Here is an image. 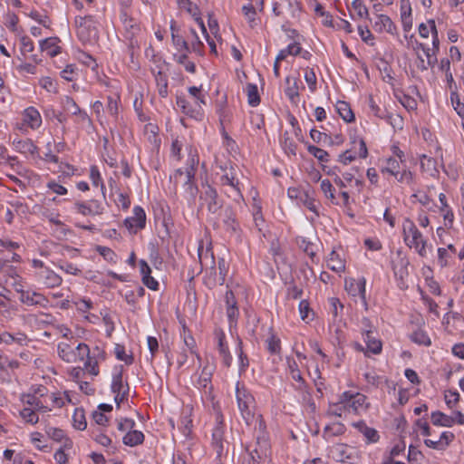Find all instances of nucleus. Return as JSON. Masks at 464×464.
<instances>
[{
  "instance_id": "f257e3e1",
  "label": "nucleus",
  "mask_w": 464,
  "mask_h": 464,
  "mask_svg": "<svg viewBox=\"0 0 464 464\" xmlns=\"http://www.w3.org/2000/svg\"><path fill=\"white\" fill-rule=\"evenodd\" d=\"M198 260L202 267L209 268V275L208 276L206 282L209 287H213L217 285H222L226 282V277L228 273V265L224 258H219L218 265V275L216 273L215 268V258L213 252L209 246L204 247L203 244H200L198 248Z\"/></svg>"
},
{
  "instance_id": "f03ea898",
  "label": "nucleus",
  "mask_w": 464,
  "mask_h": 464,
  "mask_svg": "<svg viewBox=\"0 0 464 464\" xmlns=\"http://www.w3.org/2000/svg\"><path fill=\"white\" fill-rule=\"evenodd\" d=\"M190 100L184 97H177V106L181 111L191 118L200 120L203 117L202 105L205 104V94L201 87L192 86L188 88Z\"/></svg>"
},
{
  "instance_id": "7ed1b4c3",
  "label": "nucleus",
  "mask_w": 464,
  "mask_h": 464,
  "mask_svg": "<svg viewBox=\"0 0 464 464\" xmlns=\"http://www.w3.org/2000/svg\"><path fill=\"white\" fill-rule=\"evenodd\" d=\"M402 235L405 245L410 248H414L421 257H426L428 252L432 249V246L428 245L416 225L409 218L402 223Z\"/></svg>"
},
{
  "instance_id": "20e7f679",
  "label": "nucleus",
  "mask_w": 464,
  "mask_h": 464,
  "mask_svg": "<svg viewBox=\"0 0 464 464\" xmlns=\"http://www.w3.org/2000/svg\"><path fill=\"white\" fill-rule=\"evenodd\" d=\"M407 40V48L413 51L416 61L415 66L419 71H426L429 67H432L437 63V56L431 53V50L426 47L423 44L418 42L414 35L408 36L405 34Z\"/></svg>"
},
{
  "instance_id": "39448f33",
  "label": "nucleus",
  "mask_w": 464,
  "mask_h": 464,
  "mask_svg": "<svg viewBox=\"0 0 464 464\" xmlns=\"http://www.w3.org/2000/svg\"><path fill=\"white\" fill-rule=\"evenodd\" d=\"M76 34L82 44H93L99 38V22L92 15L75 17Z\"/></svg>"
},
{
  "instance_id": "423d86ee",
  "label": "nucleus",
  "mask_w": 464,
  "mask_h": 464,
  "mask_svg": "<svg viewBox=\"0 0 464 464\" xmlns=\"http://www.w3.org/2000/svg\"><path fill=\"white\" fill-rule=\"evenodd\" d=\"M236 398L241 416L249 425L254 419V397L239 382L236 384Z\"/></svg>"
},
{
  "instance_id": "0eeeda50",
  "label": "nucleus",
  "mask_w": 464,
  "mask_h": 464,
  "mask_svg": "<svg viewBox=\"0 0 464 464\" xmlns=\"http://www.w3.org/2000/svg\"><path fill=\"white\" fill-rule=\"evenodd\" d=\"M59 357L66 362H76L83 361L85 356H89L90 348L86 343H80L76 347H72L68 343L62 342L57 347Z\"/></svg>"
},
{
  "instance_id": "6e6552de",
  "label": "nucleus",
  "mask_w": 464,
  "mask_h": 464,
  "mask_svg": "<svg viewBox=\"0 0 464 464\" xmlns=\"http://www.w3.org/2000/svg\"><path fill=\"white\" fill-rule=\"evenodd\" d=\"M341 394L348 414L361 415L368 411L370 403L364 394L352 391H345Z\"/></svg>"
},
{
  "instance_id": "1a4fd4ad",
  "label": "nucleus",
  "mask_w": 464,
  "mask_h": 464,
  "mask_svg": "<svg viewBox=\"0 0 464 464\" xmlns=\"http://www.w3.org/2000/svg\"><path fill=\"white\" fill-rule=\"evenodd\" d=\"M220 185L225 188L224 192L227 197L232 198L235 201H239L243 198L239 180L234 168L225 170V173L220 178Z\"/></svg>"
},
{
  "instance_id": "9d476101",
  "label": "nucleus",
  "mask_w": 464,
  "mask_h": 464,
  "mask_svg": "<svg viewBox=\"0 0 464 464\" xmlns=\"http://www.w3.org/2000/svg\"><path fill=\"white\" fill-rule=\"evenodd\" d=\"M344 289L349 295L353 297H359L364 309H368V303L366 300V279L363 276L358 278H346L344 280Z\"/></svg>"
},
{
  "instance_id": "9b49d317",
  "label": "nucleus",
  "mask_w": 464,
  "mask_h": 464,
  "mask_svg": "<svg viewBox=\"0 0 464 464\" xmlns=\"http://www.w3.org/2000/svg\"><path fill=\"white\" fill-rule=\"evenodd\" d=\"M72 209L74 212L81 214L84 217H93L102 215L104 211V207L100 201L96 199H91L87 201L74 202Z\"/></svg>"
},
{
  "instance_id": "f8f14e48",
  "label": "nucleus",
  "mask_w": 464,
  "mask_h": 464,
  "mask_svg": "<svg viewBox=\"0 0 464 464\" xmlns=\"http://www.w3.org/2000/svg\"><path fill=\"white\" fill-rule=\"evenodd\" d=\"M20 401L23 406H30L37 412L45 413L52 411L46 397L43 398L38 395H31V393H23L20 396Z\"/></svg>"
},
{
  "instance_id": "ddd939ff",
  "label": "nucleus",
  "mask_w": 464,
  "mask_h": 464,
  "mask_svg": "<svg viewBox=\"0 0 464 464\" xmlns=\"http://www.w3.org/2000/svg\"><path fill=\"white\" fill-rule=\"evenodd\" d=\"M194 177L195 172L193 169H186L185 170L178 169L170 179H174L175 183H182L185 190L191 196H194L197 191V188L193 184Z\"/></svg>"
},
{
  "instance_id": "4468645a",
  "label": "nucleus",
  "mask_w": 464,
  "mask_h": 464,
  "mask_svg": "<svg viewBox=\"0 0 464 464\" xmlns=\"http://www.w3.org/2000/svg\"><path fill=\"white\" fill-rule=\"evenodd\" d=\"M36 280L47 288L58 287L63 283V278L51 268H42L35 272Z\"/></svg>"
},
{
  "instance_id": "2eb2a0df",
  "label": "nucleus",
  "mask_w": 464,
  "mask_h": 464,
  "mask_svg": "<svg viewBox=\"0 0 464 464\" xmlns=\"http://www.w3.org/2000/svg\"><path fill=\"white\" fill-rule=\"evenodd\" d=\"M204 191L200 196L202 204L207 205V208L210 213H217L222 207V202L218 199L217 190L210 185L203 187Z\"/></svg>"
},
{
  "instance_id": "dca6fc26",
  "label": "nucleus",
  "mask_w": 464,
  "mask_h": 464,
  "mask_svg": "<svg viewBox=\"0 0 464 464\" xmlns=\"http://www.w3.org/2000/svg\"><path fill=\"white\" fill-rule=\"evenodd\" d=\"M16 292L20 294L19 300L24 304L45 306L48 303L46 297L41 293L22 288H16Z\"/></svg>"
},
{
  "instance_id": "f3484780",
  "label": "nucleus",
  "mask_w": 464,
  "mask_h": 464,
  "mask_svg": "<svg viewBox=\"0 0 464 464\" xmlns=\"http://www.w3.org/2000/svg\"><path fill=\"white\" fill-rule=\"evenodd\" d=\"M145 222L146 215L143 208L136 206L133 208V216L127 218L124 220V225L130 232L136 233L145 227Z\"/></svg>"
},
{
  "instance_id": "a211bd4d",
  "label": "nucleus",
  "mask_w": 464,
  "mask_h": 464,
  "mask_svg": "<svg viewBox=\"0 0 464 464\" xmlns=\"http://www.w3.org/2000/svg\"><path fill=\"white\" fill-rule=\"evenodd\" d=\"M353 449L343 443H337L330 448L329 455L339 462H344L352 459Z\"/></svg>"
},
{
  "instance_id": "6ab92c4d",
  "label": "nucleus",
  "mask_w": 464,
  "mask_h": 464,
  "mask_svg": "<svg viewBox=\"0 0 464 464\" xmlns=\"http://www.w3.org/2000/svg\"><path fill=\"white\" fill-rule=\"evenodd\" d=\"M145 56L150 62V68L152 73L157 72V71H165L167 63L152 46H149L145 49Z\"/></svg>"
},
{
  "instance_id": "aec40b11",
  "label": "nucleus",
  "mask_w": 464,
  "mask_h": 464,
  "mask_svg": "<svg viewBox=\"0 0 464 464\" xmlns=\"http://www.w3.org/2000/svg\"><path fill=\"white\" fill-rule=\"evenodd\" d=\"M330 313L333 316V323L329 325L330 330L334 328L336 334L341 332L339 327L336 325L337 323L341 322L342 314L343 310V304L336 297H331L329 299Z\"/></svg>"
},
{
  "instance_id": "412c9836",
  "label": "nucleus",
  "mask_w": 464,
  "mask_h": 464,
  "mask_svg": "<svg viewBox=\"0 0 464 464\" xmlns=\"http://www.w3.org/2000/svg\"><path fill=\"white\" fill-rule=\"evenodd\" d=\"M119 15L128 38L131 39L140 32V24L132 17L131 13H123Z\"/></svg>"
},
{
  "instance_id": "4be33fe9",
  "label": "nucleus",
  "mask_w": 464,
  "mask_h": 464,
  "mask_svg": "<svg viewBox=\"0 0 464 464\" xmlns=\"http://www.w3.org/2000/svg\"><path fill=\"white\" fill-rule=\"evenodd\" d=\"M122 374V365L116 366L112 373L111 384V392H129V384L127 382H123Z\"/></svg>"
},
{
  "instance_id": "5701e85b",
  "label": "nucleus",
  "mask_w": 464,
  "mask_h": 464,
  "mask_svg": "<svg viewBox=\"0 0 464 464\" xmlns=\"http://www.w3.org/2000/svg\"><path fill=\"white\" fill-rule=\"evenodd\" d=\"M216 338L218 340V351L222 359V362L226 367H230L232 364V355L230 354L228 345L225 342V334L223 332L216 333Z\"/></svg>"
},
{
  "instance_id": "b1692460",
  "label": "nucleus",
  "mask_w": 464,
  "mask_h": 464,
  "mask_svg": "<svg viewBox=\"0 0 464 464\" xmlns=\"http://www.w3.org/2000/svg\"><path fill=\"white\" fill-rule=\"evenodd\" d=\"M222 222L224 225L225 230L230 235H238L239 232V224L236 219L235 213L230 208H227L224 210L222 216Z\"/></svg>"
},
{
  "instance_id": "393cba45",
  "label": "nucleus",
  "mask_w": 464,
  "mask_h": 464,
  "mask_svg": "<svg viewBox=\"0 0 464 464\" xmlns=\"http://www.w3.org/2000/svg\"><path fill=\"white\" fill-rule=\"evenodd\" d=\"M373 334V331L371 329L362 330V336L366 343L367 352H370L373 354H379L382 352V342L376 338Z\"/></svg>"
},
{
  "instance_id": "a878e982",
  "label": "nucleus",
  "mask_w": 464,
  "mask_h": 464,
  "mask_svg": "<svg viewBox=\"0 0 464 464\" xmlns=\"http://www.w3.org/2000/svg\"><path fill=\"white\" fill-rule=\"evenodd\" d=\"M373 28L379 33L386 32L391 34H395L397 33L396 25L393 24L392 19L385 14L377 15Z\"/></svg>"
},
{
  "instance_id": "bb28decb",
  "label": "nucleus",
  "mask_w": 464,
  "mask_h": 464,
  "mask_svg": "<svg viewBox=\"0 0 464 464\" xmlns=\"http://www.w3.org/2000/svg\"><path fill=\"white\" fill-rule=\"evenodd\" d=\"M334 182L340 188H345L353 182L359 192L362 189L363 187V181L360 179H356L351 172H344L343 173L342 177L335 176Z\"/></svg>"
},
{
  "instance_id": "cd10ccee",
  "label": "nucleus",
  "mask_w": 464,
  "mask_h": 464,
  "mask_svg": "<svg viewBox=\"0 0 464 464\" xmlns=\"http://www.w3.org/2000/svg\"><path fill=\"white\" fill-rule=\"evenodd\" d=\"M23 121L31 129H38L42 124L40 112L34 107L26 108L23 112Z\"/></svg>"
},
{
  "instance_id": "c85d7f7f",
  "label": "nucleus",
  "mask_w": 464,
  "mask_h": 464,
  "mask_svg": "<svg viewBox=\"0 0 464 464\" xmlns=\"http://www.w3.org/2000/svg\"><path fill=\"white\" fill-rule=\"evenodd\" d=\"M60 40L57 37H49L40 42V50L47 55L54 57L61 53Z\"/></svg>"
},
{
  "instance_id": "c756f323",
  "label": "nucleus",
  "mask_w": 464,
  "mask_h": 464,
  "mask_svg": "<svg viewBox=\"0 0 464 464\" xmlns=\"http://www.w3.org/2000/svg\"><path fill=\"white\" fill-rule=\"evenodd\" d=\"M287 367H288V373L290 377L297 382L296 389L298 390H304L306 385L305 382L301 374V372L299 370L298 364L293 358H287Z\"/></svg>"
},
{
  "instance_id": "7c9ffc66",
  "label": "nucleus",
  "mask_w": 464,
  "mask_h": 464,
  "mask_svg": "<svg viewBox=\"0 0 464 464\" xmlns=\"http://www.w3.org/2000/svg\"><path fill=\"white\" fill-rule=\"evenodd\" d=\"M401 165L405 167L404 162H401L400 160L396 158L390 157L384 160L381 171L383 175H397L399 174V170L402 168Z\"/></svg>"
},
{
  "instance_id": "2f4dec72",
  "label": "nucleus",
  "mask_w": 464,
  "mask_h": 464,
  "mask_svg": "<svg viewBox=\"0 0 464 464\" xmlns=\"http://www.w3.org/2000/svg\"><path fill=\"white\" fill-rule=\"evenodd\" d=\"M327 415L331 417L346 418L348 411L346 406L343 403L342 394L339 395L338 401L330 403L327 409Z\"/></svg>"
},
{
  "instance_id": "473e14b6",
  "label": "nucleus",
  "mask_w": 464,
  "mask_h": 464,
  "mask_svg": "<svg viewBox=\"0 0 464 464\" xmlns=\"http://www.w3.org/2000/svg\"><path fill=\"white\" fill-rule=\"evenodd\" d=\"M171 38L173 45L175 46L178 53L179 52H190L188 43L183 38V36L178 34L175 23L170 24Z\"/></svg>"
},
{
  "instance_id": "72a5a7b5",
  "label": "nucleus",
  "mask_w": 464,
  "mask_h": 464,
  "mask_svg": "<svg viewBox=\"0 0 464 464\" xmlns=\"http://www.w3.org/2000/svg\"><path fill=\"white\" fill-rule=\"evenodd\" d=\"M50 406L53 408H61L66 401L71 402V398L68 392H53L45 396Z\"/></svg>"
},
{
  "instance_id": "f704fd0d",
  "label": "nucleus",
  "mask_w": 464,
  "mask_h": 464,
  "mask_svg": "<svg viewBox=\"0 0 464 464\" xmlns=\"http://www.w3.org/2000/svg\"><path fill=\"white\" fill-rule=\"evenodd\" d=\"M327 266L332 271L341 273L344 271L345 263L341 256L334 250H333L327 258Z\"/></svg>"
},
{
  "instance_id": "c9c22d12",
  "label": "nucleus",
  "mask_w": 464,
  "mask_h": 464,
  "mask_svg": "<svg viewBox=\"0 0 464 464\" xmlns=\"http://www.w3.org/2000/svg\"><path fill=\"white\" fill-rule=\"evenodd\" d=\"M15 149L18 152L26 156H35L38 149L30 139L21 140L15 143Z\"/></svg>"
},
{
  "instance_id": "e433bc0d",
  "label": "nucleus",
  "mask_w": 464,
  "mask_h": 464,
  "mask_svg": "<svg viewBox=\"0 0 464 464\" xmlns=\"http://www.w3.org/2000/svg\"><path fill=\"white\" fill-rule=\"evenodd\" d=\"M236 342V353L237 354L238 358V372L241 374L245 372L246 370L247 369L249 365V361L246 354H245V353L243 352L242 340L239 337H237Z\"/></svg>"
},
{
  "instance_id": "4c0bfd02",
  "label": "nucleus",
  "mask_w": 464,
  "mask_h": 464,
  "mask_svg": "<svg viewBox=\"0 0 464 464\" xmlns=\"http://www.w3.org/2000/svg\"><path fill=\"white\" fill-rule=\"evenodd\" d=\"M430 420L433 425L440 427H451L453 426L452 418H450L449 415L445 413L436 411H432L430 414Z\"/></svg>"
},
{
  "instance_id": "58836bf2",
  "label": "nucleus",
  "mask_w": 464,
  "mask_h": 464,
  "mask_svg": "<svg viewBox=\"0 0 464 464\" xmlns=\"http://www.w3.org/2000/svg\"><path fill=\"white\" fill-rule=\"evenodd\" d=\"M336 111L342 119L346 122H352L354 121V114L350 107V104L343 101H338L336 102Z\"/></svg>"
},
{
  "instance_id": "ea45409f",
  "label": "nucleus",
  "mask_w": 464,
  "mask_h": 464,
  "mask_svg": "<svg viewBox=\"0 0 464 464\" xmlns=\"http://www.w3.org/2000/svg\"><path fill=\"white\" fill-rule=\"evenodd\" d=\"M155 78L157 90L160 97L165 98L168 96V78L164 72L157 71L152 73Z\"/></svg>"
},
{
  "instance_id": "a19ab883",
  "label": "nucleus",
  "mask_w": 464,
  "mask_h": 464,
  "mask_svg": "<svg viewBox=\"0 0 464 464\" xmlns=\"http://www.w3.org/2000/svg\"><path fill=\"white\" fill-rule=\"evenodd\" d=\"M243 15L250 27H255L258 24L259 19L257 18L255 6L249 3L242 7Z\"/></svg>"
},
{
  "instance_id": "79ce46f5",
  "label": "nucleus",
  "mask_w": 464,
  "mask_h": 464,
  "mask_svg": "<svg viewBox=\"0 0 464 464\" xmlns=\"http://www.w3.org/2000/svg\"><path fill=\"white\" fill-rule=\"evenodd\" d=\"M144 440V434L140 430H129L123 437V443L130 447L141 444Z\"/></svg>"
},
{
  "instance_id": "37998d69",
  "label": "nucleus",
  "mask_w": 464,
  "mask_h": 464,
  "mask_svg": "<svg viewBox=\"0 0 464 464\" xmlns=\"http://www.w3.org/2000/svg\"><path fill=\"white\" fill-rule=\"evenodd\" d=\"M410 339L411 342H413L419 345H423L426 347H429L431 345V340H430V336L422 329H418V330L414 331L410 335Z\"/></svg>"
},
{
  "instance_id": "c03bdc74",
  "label": "nucleus",
  "mask_w": 464,
  "mask_h": 464,
  "mask_svg": "<svg viewBox=\"0 0 464 464\" xmlns=\"http://www.w3.org/2000/svg\"><path fill=\"white\" fill-rule=\"evenodd\" d=\"M189 34L191 37L188 36V40L190 41L189 49L190 52L195 53L198 55H202V48H203V43L199 40V37L196 32L195 29L190 28L189 29Z\"/></svg>"
},
{
  "instance_id": "a18cd8bd",
  "label": "nucleus",
  "mask_w": 464,
  "mask_h": 464,
  "mask_svg": "<svg viewBox=\"0 0 464 464\" xmlns=\"http://www.w3.org/2000/svg\"><path fill=\"white\" fill-rule=\"evenodd\" d=\"M189 52H179L174 54V60L182 64L185 70L190 73L195 72L196 66L195 63L188 59V53Z\"/></svg>"
},
{
  "instance_id": "49530a36",
  "label": "nucleus",
  "mask_w": 464,
  "mask_h": 464,
  "mask_svg": "<svg viewBox=\"0 0 464 464\" xmlns=\"http://www.w3.org/2000/svg\"><path fill=\"white\" fill-rule=\"evenodd\" d=\"M72 425L79 430H83L87 427L84 411L82 408H76L72 414Z\"/></svg>"
},
{
  "instance_id": "de8ad7c7",
  "label": "nucleus",
  "mask_w": 464,
  "mask_h": 464,
  "mask_svg": "<svg viewBox=\"0 0 464 464\" xmlns=\"http://www.w3.org/2000/svg\"><path fill=\"white\" fill-rule=\"evenodd\" d=\"M285 82L288 84L285 91V95L289 98V100L292 102H296L299 98V88L297 85V81L294 79L293 82L291 83V78L286 77Z\"/></svg>"
},
{
  "instance_id": "09e8293b",
  "label": "nucleus",
  "mask_w": 464,
  "mask_h": 464,
  "mask_svg": "<svg viewBox=\"0 0 464 464\" xmlns=\"http://www.w3.org/2000/svg\"><path fill=\"white\" fill-rule=\"evenodd\" d=\"M396 180L401 184L411 186L414 183V174L405 167L399 170V174L393 175Z\"/></svg>"
},
{
  "instance_id": "8fccbe9b",
  "label": "nucleus",
  "mask_w": 464,
  "mask_h": 464,
  "mask_svg": "<svg viewBox=\"0 0 464 464\" xmlns=\"http://www.w3.org/2000/svg\"><path fill=\"white\" fill-rule=\"evenodd\" d=\"M247 102L250 106L256 107L260 103V97L257 86L253 83H248L246 87Z\"/></svg>"
},
{
  "instance_id": "3c124183",
  "label": "nucleus",
  "mask_w": 464,
  "mask_h": 464,
  "mask_svg": "<svg viewBox=\"0 0 464 464\" xmlns=\"http://www.w3.org/2000/svg\"><path fill=\"white\" fill-rule=\"evenodd\" d=\"M211 377L212 372L207 367L202 369L200 375L197 380V386L199 389L210 390L211 389Z\"/></svg>"
},
{
  "instance_id": "603ef678",
  "label": "nucleus",
  "mask_w": 464,
  "mask_h": 464,
  "mask_svg": "<svg viewBox=\"0 0 464 464\" xmlns=\"http://www.w3.org/2000/svg\"><path fill=\"white\" fill-rule=\"evenodd\" d=\"M439 200L440 202V212L442 213L444 219L450 223H452L454 219V214L447 202L446 195L444 193H440L439 195Z\"/></svg>"
},
{
  "instance_id": "864d4df0",
  "label": "nucleus",
  "mask_w": 464,
  "mask_h": 464,
  "mask_svg": "<svg viewBox=\"0 0 464 464\" xmlns=\"http://www.w3.org/2000/svg\"><path fill=\"white\" fill-rule=\"evenodd\" d=\"M20 416L25 422L32 425H34L39 421L37 411L30 406H24L20 411Z\"/></svg>"
},
{
  "instance_id": "5fc2aeb1",
  "label": "nucleus",
  "mask_w": 464,
  "mask_h": 464,
  "mask_svg": "<svg viewBox=\"0 0 464 464\" xmlns=\"http://www.w3.org/2000/svg\"><path fill=\"white\" fill-rule=\"evenodd\" d=\"M72 305L81 314H87L93 308V303L90 298H75L72 299Z\"/></svg>"
},
{
  "instance_id": "6e6d98bb",
  "label": "nucleus",
  "mask_w": 464,
  "mask_h": 464,
  "mask_svg": "<svg viewBox=\"0 0 464 464\" xmlns=\"http://www.w3.org/2000/svg\"><path fill=\"white\" fill-rule=\"evenodd\" d=\"M345 427L341 422H334L330 425H327L324 430V437L325 439H329L333 436H338L344 432Z\"/></svg>"
},
{
  "instance_id": "4d7b16f0",
  "label": "nucleus",
  "mask_w": 464,
  "mask_h": 464,
  "mask_svg": "<svg viewBox=\"0 0 464 464\" xmlns=\"http://www.w3.org/2000/svg\"><path fill=\"white\" fill-rule=\"evenodd\" d=\"M90 179L94 187H101L102 196L105 197V186L101 172L96 166H92L90 169Z\"/></svg>"
},
{
  "instance_id": "13d9d810",
  "label": "nucleus",
  "mask_w": 464,
  "mask_h": 464,
  "mask_svg": "<svg viewBox=\"0 0 464 464\" xmlns=\"http://www.w3.org/2000/svg\"><path fill=\"white\" fill-rule=\"evenodd\" d=\"M301 52L299 44L294 42L287 45L286 48L282 49L277 54V61L285 60L288 55H297Z\"/></svg>"
},
{
  "instance_id": "bf43d9fd",
  "label": "nucleus",
  "mask_w": 464,
  "mask_h": 464,
  "mask_svg": "<svg viewBox=\"0 0 464 464\" xmlns=\"http://www.w3.org/2000/svg\"><path fill=\"white\" fill-rule=\"evenodd\" d=\"M45 431L48 437L55 441L62 442L64 440V446H67V444L70 442L66 438L64 431L59 428L46 427Z\"/></svg>"
},
{
  "instance_id": "052dcab7",
  "label": "nucleus",
  "mask_w": 464,
  "mask_h": 464,
  "mask_svg": "<svg viewBox=\"0 0 464 464\" xmlns=\"http://www.w3.org/2000/svg\"><path fill=\"white\" fill-rule=\"evenodd\" d=\"M320 187H321V189H322L323 193L324 194V196L327 198H329L333 204L337 205L338 201L335 197V189H334V186L332 185V183L330 182V180L323 179L321 181Z\"/></svg>"
},
{
  "instance_id": "680f3d73",
  "label": "nucleus",
  "mask_w": 464,
  "mask_h": 464,
  "mask_svg": "<svg viewBox=\"0 0 464 464\" xmlns=\"http://www.w3.org/2000/svg\"><path fill=\"white\" fill-rule=\"evenodd\" d=\"M352 8L355 12L357 19H369V11L362 0H353Z\"/></svg>"
},
{
  "instance_id": "e2e57ef3",
  "label": "nucleus",
  "mask_w": 464,
  "mask_h": 464,
  "mask_svg": "<svg viewBox=\"0 0 464 464\" xmlns=\"http://www.w3.org/2000/svg\"><path fill=\"white\" fill-rule=\"evenodd\" d=\"M114 354L120 361L124 362L127 365L133 363V356L131 353H127L125 347L121 344L117 343L114 347Z\"/></svg>"
},
{
  "instance_id": "0e129e2a",
  "label": "nucleus",
  "mask_w": 464,
  "mask_h": 464,
  "mask_svg": "<svg viewBox=\"0 0 464 464\" xmlns=\"http://www.w3.org/2000/svg\"><path fill=\"white\" fill-rule=\"evenodd\" d=\"M281 147L283 150L290 155H295L296 144L290 138L288 132H285L280 140Z\"/></svg>"
},
{
  "instance_id": "69168bd1",
  "label": "nucleus",
  "mask_w": 464,
  "mask_h": 464,
  "mask_svg": "<svg viewBox=\"0 0 464 464\" xmlns=\"http://www.w3.org/2000/svg\"><path fill=\"white\" fill-rule=\"evenodd\" d=\"M352 144V149L356 151L357 158L365 159L368 156V150L362 139L356 138Z\"/></svg>"
},
{
  "instance_id": "338daca9",
  "label": "nucleus",
  "mask_w": 464,
  "mask_h": 464,
  "mask_svg": "<svg viewBox=\"0 0 464 464\" xmlns=\"http://www.w3.org/2000/svg\"><path fill=\"white\" fill-rule=\"evenodd\" d=\"M420 168L424 171L430 172V175H433L437 172L436 169V160L431 157H428L427 155L420 156Z\"/></svg>"
},
{
  "instance_id": "774afa93",
  "label": "nucleus",
  "mask_w": 464,
  "mask_h": 464,
  "mask_svg": "<svg viewBox=\"0 0 464 464\" xmlns=\"http://www.w3.org/2000/svg\"><path fill=\"white\" fill-rule=\"evenodd\" d=\"M86 361L84 362V369L88 373H90L92 376H97L99 374V362H101L98 359H95L94 357L91 356V353H89V356H85Z\"/></svg>"
}]
</instances>
